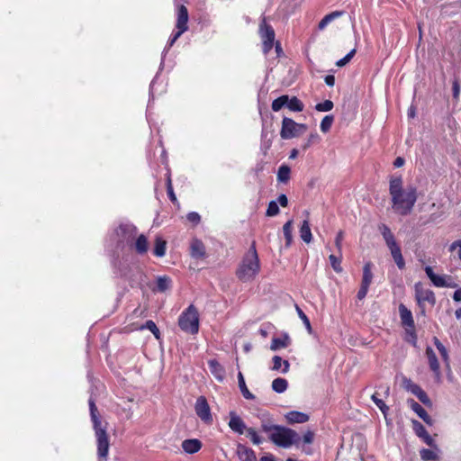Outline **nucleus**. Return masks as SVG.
Listing matches in <instances>:
<instances>
[{"mask_svg":"<svg viewBox=\"0 0 461 461\" xmlns=\"http://www.w3.org/2000/svg\"><path fill=\"white\" fill-rule=\"evenodd\" d=\"M238 384H239L240 392L245 399H248V400L255 399V395L253 393H251L249 392V390L248 389L246 383H245L244 376L241 372H240L238 375Z\"/></svg>","mask_w":461,"mask_h":461,"instance_id":"nucleus-31","label":"nucleus"},{"mask_svg":"<svg viewBox=\"0 0 461 461\" xmlns=\"http://www.w3.org/2000/svg\"><path fill=\"white\" fill-rule=\"evenodd\" d=\"M245 432H247V436L254 445L258 446L263 442V438L258 434L254 428H248Z\"/></svg>","mask_w":461,"mask_h":461,"instance_id":"nucleus-43","label":"nucleus"},{"mask_svg":"<svg viewBox=\"0 0 461 461\" xmlns=\"http://www.w3.org/2000/svg\"><path fill=\"white\" fill-rule=\"evenodd\" d=\"M402 326L404 329V340L413 347L417 346V335L414 319H402Z\"/></svg>","mask_w":461,"mask_h":461,"instance_id":"nucleus-10","label":"nucleus"},{"mask_svg":"<svg viewBox=\"0 0 461 461\" xmlns=\"http://www.w3.org/2000/svg\"><path fill=\"white\" fill-rule=\"evenodd\" d=\"M343 239H344V232L342 230H339L337 233L336 238H335V245L339 252L341 250Z\"/></svg>","mask_w":461,"mask_h":461,"instance_id":"nucleus-58","label":"nucleus"},{"mask_svg":"<svg viewBox=\"0 0 461 461\" xmlns=\"http://www.w3.org/2000/svg\"><path fill=\"white\" fill-rule=\"evenodd\" d=\"M444 277H445V283L447 284L445 285V287H449V288H456L457 287V284L455 282V280L453 279V277L451 276L444 275Z\"/></svg>","mask_w":461,"mask_h":461,"instance_id":"nucleus-62","label":"nucleus"},{"mask_svg":"<svg viewBox=\"0 0 461 461\" xmlns=\"http://www.w3.org/2000/svg\"><path fill=\"white\" fill-rule=\"evenodd\" d=\"M334 104H333V102L330 101V100H325L324 102L322 103H319L315 105V109L318 111V112H329L330 110H332Z\"/></svg>","mask_w":461,"mask_h":461,"instance_id":"nucleus-48","label":"nucleus"},{"mask_svg":"<svg viewBox=\"0 0 461 461\" xmlns=\"http://www.w3.org/2000/svg\"><path fill=\"white\" fill-rule=\"evenodd\" d=\"M167 242L161 237H157L155 240V246L153 254L158 258H162L166 254Z\"/></svg>","mask_w":461,"mask_h":461,"instance_id":"nucleus-29","label":"nucleus"},{"mask_svg":"<svg viewBox=\"0 0 461 461\" xmlns=\"http://www.w3.org/2000/svg\"><path fill=\"white\" fill-rule=\"evenodd\" d=\"M320 139V136L317 132L311 133L308 137L306 142L302 146L303 150H306L311 147L313 143L317 142Z\"/></svg>","mask_w":461,"mask_h":461,"instance_id":"nucleus-53","label":"nucleus"},{"mask_svg":"<svg viewBox=\"0 0 461 461\" xmlns=\"http://www.w3.org/2000/svg\"><path fill=\"white\" fill-rule=\"evenodd\" d=\"M412 428L416 435L429 447L435 446L434 439L429 434L425 427L418 420H412Z\"/></svg>","mask_w":461,"mask_h":461,"instance_id":"nucleus-14","label":"nucleus"},{"mask_svg":"<svg viewBox=\"0 0 461 461\" xmlns=\"http://www.w3.org/2000/svg\"><path fill=\"white\" fill-rule=\"evenodd\" d=\"M89 408L91 420L94 424L95 437L97 439L98 461H107V455L109 449L108 437L105 433V427H103L102 421L99 420L97 416V408L95 407V402L92 399L89 400Z\"/></svg>","mask_w":461,"mask_h":461,"instance_id":"nucleus-2","label":"nucleus"},{"mask_svg":"<svg viewBox=\"0 0 461 461\" xmlns=\"http://www.w3.org/2000/svg\"><path fill=\"white\" fill-rule=\"evenodd\" d=\"M291 169L287 165H282L277 171V180L281 183H286L290 178Z\"/></svg>","mask_w":461,"mask_h":461,"instance_id":"nucleus-37","label":"nucleus"},{"mask_svg":"<svg viewBox=\"0 0 461 461\" xmlns=\"http://www.w3.org/2000/svg\"><path fill=\"white\" fill-rule=\"evenodd\" d=\"M269 439L276 446L287 448L294 444H298L299 435L294 429L284 426H277L274 433L269 435Z\"/></svg>","mask_w":461,"mask_h":461,"instance_id":"nucleus-3","label":"nucleus"},{"mask_svg":"<svg viewBox=\"0 0 461 461\" xmlns=\"http://www.w3.org/2000/svg\"><path fill=\"white\" fill-rule=\"evenodd\" d=\"M278 425H271V424H267V423H262L261 424V430L266 432V433H269V435L271 433H274V431L276 430V428L277 427Z\"/></svg>","mask_w":461,"mask_h":461,"instance_id":"nucleus-60","label":"nucleus"},{"mask_svg":"<svg viewBox=\"0 0 461 461\" xmlns=\"http://www.w3.org/2000/svg\"><path fill=\"white\" fill-rule=\"evenodd\" d=\"M134 249L137 254L144 255L149 250V241L147 237L144 234H140L135 240Z\"/></svg>","mask_w":461,"mask_h":461,"instance_id":"nucleus-24","label":"nucleus"},{"mask_svg":"<svg viewBox=\"0 0 461 461\" xmlns=\"http://www.w3.org/2000/svg\"><path fill=\"white\" fill-rule=\"evenodd\" d=\"M379 230L388 247L391 255L398 267L399 269H403L405 267V261L402 254V250L400 246L397 244L393 234L392 233L390 228L385 224H381L379 226Z\"/></svg>","mask_w":461,"mask_h":461,"instance_id":"nucleus-4","label":"nucleus"},{"mask_svg":"<svg viewBox=\"0 0 461 461\" xmlns=\"http://www.w3.org/2000/svg\"><path fill=\"white\" fill-rule=\"evenodd\" d=\"M172 280L167 276H158L157 278L156 290L163 293L170 288Z\"/></svg>","mask_w":461,"mask_h":461,"instance_id":"nucleus-32","label":"nucleus"},{"mask_svg":"<svg viewBox=\"0 0 461 461\" xmlns=\"http://www.w3.org/2000/svg\"><path fill=\"white\" fill-rule=\"evenodd\" d=\"M166 185H167V193L169 200L173 203H178L176 196V194L174 193V189H173L172 180H171L170 175H168L167 177Z\"/></svg>","mask_w":461,"mask_h":461,"instance_id":"nucleus-45","label":"nucleus"},{"mask_svg":"<svg viewBox=\"0 0 461 461\" xmlns=\"http://www.w3.org/2000/svg\"><path fill=\"white\" fill-rule=\"evenodd\" d=\"M425 353H426V357L428 358V362H429L430 370L434 373V375L437 377H438L440 375V366H439L438 357L436 356V353L430 347H428L426 348Z\"/></svg>","mask_w":461,"mask_h":461,"instance_id":"nucleus-19","label":"nucleus"},{"mask_svg":"<svg viewBox=\"0 0 461 461\" xmlns=\"http://www.w3.org/2000/svg\"><path fill=\"white\" fill-rule=\"evenodd\" d=\"M300 237L306 243H310L312 240L310 223L307 220H304L302 223L300 228Z\"/></svg>","mask_w":461,"mask_h":461,"instance_id":"nucleus-30","label":"nucleus"},{"mask_svg":"<svg viewBox=\"0 0 461 461\" xmlns=\"http://www.w3.org/2000/svg\"><path fill=\"white\" fill-rule=\"evenodd\" d=\"M433 342H434V345L436 346L437 349L438 350L441 357L443 358V360L445 362H447L448 361V353H447L446 347L440 342V340L437 337L433 338Z\"/></svg>","mask_w":461,"mask_h":461,"instance_id":"nucleus-44","label":"nucleus"},{"mask_svg":"<svg viewBox=\"0 0 461 461\" xmlns=\"http://www.w3.org/2000/svg\"><path fill=\"white\" fill-rule=\"evenodd\" d=\"M286 107L292 112H302L304 108L303 102L298 99L296 96L289 97L288 103H286Z\"/></svg>","mask_w":461,"mask_h":461,"instance_id":"nucleus-33","label":"nucleus"},{"mask_svg":"<svg viewBox=\"0 0 461 461\" xmlns=\"http://www.w3.org/2000/svg\"><path fill=\"white\" fill-rule=\"evenodd\" d=\"M119 230L127 241H129L130 239H133L137 233L136 226L128 221H121Z\"/></svg>","mask_w":461,"mask_h":461,"instance_id":"nucleus-20","label":"nucleus"},{"mask_svg":"<svg viewBox=\"0 0 461 461\" xmlns=\"http://www.w3.org/2000/svg\"><path fill=\"white\" fill-rule=\"evenodd\" d=\"M373 264L371 262H366L363 267V276L361 285L370 286L373 280V273H372Z\"/></svg>","mask_w":461,"mask_h":461,"instance_id":"nucleus-28","label":"nucleus"},{"mask_svg":"<svg viewBox=\"0 0 461 461\" xmlns=\"http://www.w3.org/2000/svg\"><path fill=\"white\" fill-rule=\"evenodd\" d=\"M416 200V189L411 187L406 193L399 194L398 203H393V207L401 215H407L411 212Z\"/></svg>","mask_w":461,"mask_h":461,"instance_id":"nucleus-5","label":"nucleus"},{"mask_svg":"<svg viewBox=\"0 0 461 461\" xmlns=\"http://www.w3.org/2000/svg\"><path fill=\"white\" fill-rule=\"evenodd\" d=\"M208 366L211 373L220 381L223 379L224 368L216 359H210Z\"/></svg>","mask_w":461,"mask_h":461,"instance_id":"nucleus-25","label":"nucleus"},{"mask_svg":"<svg viewBox=\"0 0 461 461\" xmlns=\"http://www.w3.org/2000/svg\"><path fill=\"white\" fill-rule=\"evenodd\" d=\"M186 219L194 224H198L201 221V217H200L199 213H197L195 212H191L187 213Z\"/></svg>","mask_w":461,"mask_h":461,"instance_id":"nucleus-56","label":"nucleus"},{"mask_svg":"<svg viewBox=\"0 0 461 461\" xmlns=\"http://www.w3.org/2000/svg\"><path fill=\"white\" fill-rule=\"evenodd\" d=\"M188 11L185 5H180L177 10V20L176 27L177 30L186 32L188 29Z\"/></svg>","mask_w":461,"mask_h":461,"instance_id":"nucleus-18","label":"nucleus"},{"mask_svg":"<svg viewBox=\"0 0 461 461\" xmlns=\"http://www.w3.org/2000/svg\"><path fill=\"white\" fill-rule=\"evenodd\" d=\"M272 370L279 371L282 368V366H284L283 369L281 370L283 374H286L289 371V362L287 360H283L281 357L274 356L272 358Z\"/></svg>","mask_w":461,"mask_h":461,"instance_id":"nucleus-27","label":"nucleus"},{"mask_svg":"<svg viewBox=\"0 0 461 461\" xmlns=\"http://www.w3.org/2000/svg\"><path fill=\"white\" fill-rule=\"evenodd\" d=\"M329 259H330V265H331V267L333 268V270L337 273H341L343 270L341 267V258L339 257H337V256L331 254V255H330Z\"/></svg>","mask_w":461,"mask_h":461,"instance_id":"nucleus-46","label":"nucleus"},{"mask_svg":"<svg viewBox=\"0 0 461 461\" xmlns=\"http://www.w3.org/2000/svg\"><path fill=\"white\" fill-rule=\"evenodd\" d=\"M230 420L228 425L230 429L239 435H242L245 433L248 427L246 426L244 420L233 411L229 413Z\"/></svg>","mask_w":461,"mask_h":461,"instance_id":"nucleus-12","label":"nucleus"},{"mask_svg":"<svg viewBox=\"0 0 461 461\" xmlns=\"http://www.w3.org/2000/svg\"><path fill=\"white\" fill-rule=\"evenodd\" d=\"M199 313L197 309L193 305H189L179 317H198Z\"/></svg>","mask_w":461,"mask_h":461,"instance_id":"nucleus-52","label":"nucleus"},{"mask_svg":"<svg viewBox=\"0 0 461 461\" xmlns=\"http://www.w3.org/2000/svg\"><path fill=\"white\" fill-rule=\"evenodd\" d=\"M403 386L407 391L413 394H415L420 389L419 384L413 383L411 379L408 378L403 379Z\"/></svg>","mask_w":461,"mask_h":461,"instance_id":"nucleus-47","label":"nucleus"},{"mask_svg":"<svg viewBox=\"0 0 461 461\" xmlns=\"http://www.w3.org/2000/svg\"><path fill=\"white\" fill-rule=\"evenodd\" d=\"M389 192L393 203H398V196L404 193L402 190V179L401 176L392 177L389 185Z\"/></svg>","mask_w":461,"mask_h":461,"instance_id":"nucleus-13","label":"nucleus"},{"mask_svg":"<svg viewBox=\"0 0 461 461\" xmlns=\"http://www.w3.org/2000/svg\"><path fill=\"white\" fill-rule=\"evenodd\" d=\"M196 415L205 423L210 424L212 422V416L208 402L204 396L197 398L194 405Z\"/></svg>","mask_w":461,"mask_h":461,"instance_id":"nucleus-9","label":"nucleus"},{"mask_svg":"<svg viewBox=\"0 0 461 461\" xmlns=\"http://www.w3.org/2000/svg\"><path fill=\"white\" fill-rule=\"evenodd\" d=\"M423 404L431 405V401L429 398L426 392L420 387V389L414 394Z\"/></svg>","mask_w":461,"mask_h":461,"instance_id":"nucleus-51","label":"nucleus"},{"mask_svg":"<svg viewBox=\"0 0 461 461\" xmlns=\"http://www.w3.org/2000/svg\"><path fill=\"white\" fill-rule=\"evenodd\" d=\"M430 281L437 287H445V285H447L445 283L444 275H442V276L435 275L434 277Z\"/></svg>","mask_w":461,"mask_h":461,"instance_id":"nucleus-55","label":"nucleus"},{"mask_svg":"<svg viewBox=\"0 0 461 461\" xmlns=\"http://www.w3.org/2000/svg\"><path fill=\"white\" fill-rule=\"evenodd\" d=\"M342 14H343V12L335 11V12H332V13L325 15L319 23V29L323 30L330 22H332L334 19L341 16Z\"/></svg>","mask_w":461,"mask_h":461,"instance_id":"nucleus-34","label":"nucleus"},{"mask_svg":"<svg viewBox=\"0 0 461 461\" xmlns=\"http://www.w3.org/2000/svg\"><path fill=\"white\" fill-rule=\"evenodd\" d=\"M285 417L290 424L304 423L309 420V416L306 413L297 411H289Z\"/></svg>","mask_w":461,"mask_h":461,"instance_id":"nucleus-23","label":"nucleus"},{"mask_svg":"<svg viewBox=\"0 0 461 461\" xmlns=\"http://www.w3.org/2000/svg\"><path fill=\"white\" fill-rule=\"evenodd\" d=\"M290 343L291 339L286 334L282 337H274L271 340L270 349L276 351L281 348H285L290 345Z\"/></svg>","mask_w":461,"mask_h":461,"instance_id":"nucleus-22","label":"nucleus"},{"mask_svg":"<svg viewBox=\"0 0 461 461\" xmlns=\"http://www.w3.org/2000/svg\"><path fill=\"white\" fill-rule=\"evenodd\" d=\"M399 312L400 317H411V312L402 303L399 306Z\"/></svg>","mask_w":461,"mask_h":461,"instance_id":"nucleus-63","label":"nucleus"},{"mask_svg":"<svg viewBox=\"0 0 461 461\" xmlns=\"http://www.w3.org/2000/svg\"><path fill=\"white\" fill-rule=\"evenodd\" d=\"M333 122H334L333 115L330 114V115L324 116V118L321 122V125H320L321 131L324 133L328 132L330 130Z\"/></svg>","mask_w":461,"mask_h":461,"instance_id":"nucleus-42","label":"nucleus"},{"mask_svg":"<svg viewBox=\"0 0 461 461\" xmlns=\"http://www.w3.org/2000/svg\"><path fill=\"white\" fill-rule=\"evenodd\" d=\"M236 453L240 461H258L256 452L241 443L237 445Z\"/></svg>","mask_w":461,"mask_h":461,"instance_id":"nucleus-15","label":"nucleus"},{"mask_svg":"<svg viewBox=\"0 0 461 461\" xmlns=\"http://www.w3.org/2000/svg\"><path fill=\"white\" fill-rule=\"evenodd\" d=\"M420 458L423 461H437L438 460V455L431 449L422 448L420 451Z\"/></svg>","mask_w":461,"mask_h":461,"instance_id":"nucleus-38","label":"nucleus"},{"mask_svg":"<svg viewBox=\"0 0 461 461\" xmlns=\"http://www.w3.org/2000/svg\"><path fill=\"white\" fill-rule=\"evenodd\" d=\"M134 404L135 402L132 398L122 399V402H117V416L122 420L131 419Z\"/></svg>","mask_w":461,"mask_h":461,"instance_id":"nucleus-11","label":"nucleus"},{"mask_svg":"<svg viewBox=\"0 0 461 461\" xmlns=\"http://www.w3.org/2000/svg\"><path fill=\"white\" fill-rule=\"evenodd\" d=\"M184 33V32L177 30V32H174L171 37L169 38L167 46L164 49L163 54L165 55L166 52L168 51V50L174 45V43L176 41V40Z\"/></svg>","mask_w":461,"mask_h":461,"instance_id":"nucleus-49","label":"nucleus"},{"mask_svg":"<svg viewBox=\"0 0 461 461\" xmlns=\"http://www.w3.org/2000/svg\"><path fill=\"white\" fill-rule=\"evenodd\" d=\"M202 447V442L197 438L185 439L182 442V448L187 454H195Z\"/></svg>","mask_w":461,"mask_h":461,"instance_id":"nucleus-21","label":"nucleus"},{"mask_svg":"<svg viewBox=\"0 0 461 461\" xmlns=\"http://www.w3.org/2000/svg\"><path fill=\"white\" fill-rule=\"evenodd\" d=\"M287 386L288 382L285 378L278 377L272 382V389L278 393H284L287 389Z\"/></svg>","mask_w":461,"mask_h":461,"instance_id":"nucleus-35","label":"nucleus"},{"mask_svg":"<svg viewBox=\"0 0 461 461\" xmlns=\"http://www.w3.org/2000/svg\"><path fill=\"white\" fill-rule=\"evenodd\" d=\"M286 103H288V95H283L272 102V105H271L272 110L274 112H278L284 106H286Z\"/></svg>","mask_w":461,"mask_h":461,"instance_id":"nucleus-39","label":"nucleus"},{"mask_svg":"<svg viewBox=\"0 0 461 461\" xmlns=\"http://www.w3.org/2000/svg\"><path fill=\"white\" fill-rule=\"evenodd\" d=\"M180 329L189 334H196L199 330V319H178Z\"/></svg>","mask_w":461,"mask_h":461,"instance_id":"nucleus-16","label":"nucleus"},{"mask_svg":"<svg viewBox=\"0 0 461 461\" xmlns=\"http://www.w3.org/2000/svg\"><path fill=\"white\" fill-rule=\"evenodd\" d=\"M258 33L262 41V50L267 55L274 47L276 33L273 27L268 24L264 17L259 24Z\"/></svg>","mask_w":461,"mask_h":461,"instance_id":"nucleus-8","label":"nucleus"},{"mask_svg":"<svg viewBox=\"0 0 461 461\" xmlns=\"http://www.w3.org/2000/svg\"><path fill=\"white\" fill-rule=\"evenodd\" d=\"M279 207L276 201H271L268 203L267 209V216L272 217L276 216L279 213Z\"/></svg>","mask_w":461,"mask_h":461,"instance_id":"nucleus-50","label":"nucleus"},{"mask_svg":"<svg viewBox=\"0 0 461 461\" xmlns=\"http://www.w3.org/2000/svg\"><path fill=\"white\" fill-rule=\"evenodd\" d=\"M260 271V261L253 242L249 251L242 258L237 270L236 276L241 282H250L255 279Z\"/></svg>","mask_w":461,"mask_h":461,"instance_id":"nucleus-1","label":"nucleus"},{"mask_svg":"<svg viewBox=\"0 0 461 461\" xmlns=\"http://www.w3.org/2000/svg\"><path fill=\"white\" fill-rule=\"evenodd\" d=\"M292 228H293V221L292 220L287 221L283 226V232H284V236L285 239V246L286 247H289L293 241Z\"/></svg>","mask_w":461,"mask_h":461,"instance_id":"nucleus-36","label":"nucleus"},{"mask_svg":"<svg viewBox=\"0 0 461 461\" xmlns=\"http://www.w3.org/2000/svg\"><path fill=\"white\" fill-rule=\"evenodd\" d=\"M456 249H457V255L461 260V240L454 241L449 247V251H454Z\"/></svg>","mask_w":461,"mask_h":461,"instance_id":"nucleus-59","label":"nucleus"},{"mask_svg":"<svg viewBox=\"0 0 461 461\" xmlns=\"http://www.w3.org/2000/svg\"><path fill=\"white\" fill-rule=\"evenodd\" d=\"M191 255L193 258H201L205 255V247L199 240H194L191 244Z\"/></svg>","mask_w":461,"mask_h":461,"instance_id":"nucleus-26","label":"nucleus"},{"mask_svg":"<svg viewBox=\"0 0 461 461\" xmlns=\"http://www.w3.org/2000/svg\"><path fill=\"white\" fill-rule=\"evenodd\" d=\"M143 329H148L149 330H150L152 332V334L154 335V337L159 340L160 339V331H159V329L158 328V326L156 325V323L151 321V320H149L145 325H142L140 327V330H143Z\"/></svg>","mask_w":461,"mask_h":461,"instance_id":"nucleus-41","label":"nucleus"},{"mask_svg":"<svg viewBox=\"0 0 461 461\" xmlns=\"http://www.w3.org/2000/svg\"><path fill=\"white\" fill-rule=\"evenodd\" d=\"M314 433L312 430H307L303 437V440L306 444H311L313 442Z\"/></svg>","mask_w":461,"mask_h":461,"instance_id":"nucleus-61","label":"nucleus"},{"mask_svg":"<svg viewBox=\"0 0 461 461\" xmlns=\"http://www.w3.org/2000/svg\"><path fill=\"white\" fill-rule=\"evenodd\" d=\"M355 53H356V50L355 49L351 50L344 58L339 59L336 62V65L338 67H344L351 60V59L354 57Z\"/></svg>","mask_w":461,"mask_h":461,"instance_id":"nucleus-54","label":"nucleus"},{"mask_svg":"<svg viewBox=\"0 0 461 461\" xmlns=\"http://www.w3.org/2000/svg\"><path fill=\"white\" fill-rule=\"evenodd\" d=\"M411 409L428 425H432L433 420L426 410L413 399L408 401Z\"/></svg>","mask_w":461,"mask_h":461,"instance_id":"nucleus-17","label":"nucleus"},{"mask_svg":"<svg viewBox=\"0 0 461 461\" xmlns=\"http://www.w3.org/2000/svg\"><path fill=\"white\" fill-rule=\"evenodd\" d=\"M415 298L418 305L420 308V314L425 315V306L429 304L433 306L436 303L435 294L432 290L426 288L421 283H417L414 285Z\"/></svg>","mask_w":461,"mask_h":461,"instance_id":"nucleus-7","label":"nucleus"},{"mask_svg":"<svg viewBox=\"0 0 461 461\" xmlns=\"http://www.w3.org/2000/svg\"><path fill=\"white\" fill-rule=\"evenodd\" d=\"M368 289H369L368 286L361 285V286L357 292V298L359 300L364 299L368 292Z\"/></svg>","mask_w":461,"mask_h":461,"instance_id":"nucleus-64","label":"nucleus"},{"mask_svg":"<svg viewBox=\"0 0 461 461\" xmlns=\"http://www.w3.org/2000/svg\"><path fill=\"white\" fill-rule=\"evenodd\" d=\"M306 130V124L297 123L291 118L284 117L280 136L283 140H290L303 134Z\"/></svg>","mask_w":461,"mask_h":461,"instance_id":"nucleus-6","label":"nucleus"},{"mask_svg":"<svg viewBox=\"0 0 461 461\" xmlns=\"http://www.w3.org/2000/svg\"><path fill=\"white\" fill-rule=\"evenodd\" d=\"M453 98L457 100L460 95V86L457 80H454L452 83Z\"/></svg>","mask_w":461,"mask_h":461,"instance_id":"nucleus-57","label":"nucleus"},{"mask_svg":"<svg viewBox=\"0 0 461 461\" xmlns=\"http://www.w3.org/2000/svg\"><path fill=\"white\" fill-rule=\"evenodd\" d=\"M371 399L375 402V404L378 407V409L382 411L384 416L386 417L388 411H389V407L384 403V402L377 396L376 393H375L371 396Z\"/></svg>","mask_w":461,"mask_h":461,"instance_id":"nucleus-40","label":"nucleus"}]
</instances>
